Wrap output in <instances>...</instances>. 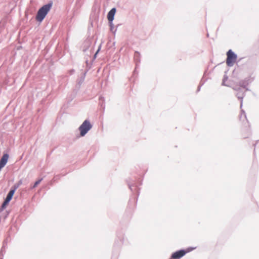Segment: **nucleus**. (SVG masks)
Returning a JSON list of instances; mask_svg holds the SVG:
<instances>
[{"label":"nucleus","instance_id":"obj_1","mask_svg":"<svg viewBox=\"0 0 259 259\" xmlns=\"http://www.w3.org/2000/svg\"><path fill=\"white\" fill-rule=\"evenodd\" d=\"M52 7L51 4H49L42 6L37 12L36 20L37 21L41 22L50 10Z\"/></svg>","mask_w":259,"mask_h":259},{"label":"nucleus","instance_id":"obj_2","mask_svg":"<svg viewBox=\"0 0 259 259\" xmlns=\"http://www.w3.org/2000/svg\"><path fill=\"white\" fill-rule=\"evenodd\" d=\"M238 125L240 128L244 131H248L250 128L249 123L244 111H241L240 114Z\"/></svg>","mask_w":259,"mask_h":259},{"label":"nucleus","instance_id":"obj_3","mask_svg":"<svg viewBox=\"0 0 259 259\" xmlns=\"http://www.w3.org/2000/svg\"><path fill=\"white\" fill-rule=\"evenodd\" d=\"M237 58V55L231 50H229L227 53L226 64L227 66H233Z\"/></svg>","mask_w":259,"mask_h":259},{"label":"nucleus","instance_id":"obj_4","mask_svg":"<svg viewBox=\"0 0 259 259\" xmlns=\"http://www.w3.org/2000/svg\"><path fill=\"white\" fill-rule=\"evenodd\" d=\"M92 127L90 122L87 120H85L79 127L80 136H84Z\"/></svg>","mask_w":259,"mask_h":259},{"label":"nucleus","instance_id":"obj_5","mask_svg":"<svg viewBox=\"0 0 259 259\" xmlns=\"http://www.w3.org/2000/svg\"><path fill=\"white\" fill-rule=\"evenodd\" d=\"M191 250L190 249H187L186 250H180L177 251L172 254L171 259H180Z\"/></svg>","mask_w":259,"mask_h":259},{"label":"nucleus","instance_id":"obj_6","mask_svg":"<svg viewBox=\"0 0 259 259\" xmlns=\"http://www.w3.org/2000/svg\"><path fill=\"white\" fill-rule=\"evenodd\" d=\"M16 189H14L13 190H11L10 192H9L8 194L7 195V196L4 201L3 203L2 204V207L3 209L5 208L6 206L9 204V202L12 199L15 192Z\"/></svg>","mask_w":259,"mask_h":259},{"label":"nucleus","instance_id":"obj_7","mask_svg":"<svg viewBox=\"0 0 259 259\" xmlns=\"http://www.w3.org/2000/svg\"><path fill=\"white\" fill-rule=\"evenodd\" d=\"M116 12V9H112L108 13L107 15V18L109 22H112L114 19V16Z\"/></svg>","mask_w":259,"mask_h":259},{"label":"nucleus","instance_id":"obj_8","mask_svg":"<svg viewBox=\"0 0 259 259\" xmlns=\"http://www.w3.org/2000/svg\"><path fill=\"white\" fill-rule=\"evenodd\" d=\"M42 179H40L37 181H36L33 186V188H35L41 181Z\"/></svg>","mask_w":259,"mask_h":259},{"label":"nucleus","instance_id":"obj_9","mask_svg":"<svg viewBox=\"0 0 259 259\" xmlns=\"http://www.w3.org/2000/svg\"><path fill=\"white\" fill-rule=\"evenodd\" d=\"M100 51V48H99V49L98 50V51H97V52L96 53V54H95L94 55V57H96V55L98 53V52H99Z\"/></svg>","mask_w":259,"mask_h":259}]
</instances>
